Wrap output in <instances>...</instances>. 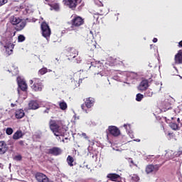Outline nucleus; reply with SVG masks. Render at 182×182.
Wrapping results in <instances>:
<instances>
[{
  "mask_svg": "<svg viewBox=\"0 0 182 182\" xmlns=\"http://www.w3.org/2000/svg\"><path fill=\"white\" fill-rule=\"evenodd\" d=\"M49 126L51 131L55 136H63L65 133V128L60 127L58 122L55 119H50L49 122Z\"/></svg>",
  "mask_w": 182,
  "mask_h": 182,
  "instance_id": "1",
  "label": "nucleus"
},
{
  "mask_svg": "<svg viewBox=\"0 0 182 182\" xmlns=\"http://www.w3.org/2000/svg\"><path fill=\"white\" fill-rule=\"evenodd\" d=\"M9 21L14 25L16 31H22L27 24L26 21H23L21 18L16 16H11Z\"/></svg>",
  "mask_w": 182,
  "mask_h": 182,
  "instance_id": "2",
  "label": "nucleus"
},
{
  "mask_svg": "<svg viewBox=\"0 0 182 182\" xmlns=\"http://www.w3.org/2000/svg\"><path fill=\"white\" fill-rule=\"evenodd\" d=\"M70 23V29L72 31H76L77 29H79L81 26H83V24H85V18L79 16L78 15H75L73 16Z\"/></svg>",
  "mask_w": 182,
  "mask_h": 182,
  "instance_id": "3",
  "label": "nucleus"
},
{
  "mask_svg": "<svg viewBox=\"0 0 182 182\" xmlns=\"http://www.w3.org/2000/svg\"><path fill=\"white\" fill-rule=\"evenodd\" d=\"M30 83L31 88H32L33 92H42L44 87L43 82L38 77H34L33 79L30 80Z\"/></svg>",
  "mask_w": 182,
  "mask_h": 182,
  "instance_id": "4",
  "label": "nucleus"
},
{
  "mask_svg": "<svg viewBox=\"0 0 182 182\" xmlns=\"http://www.w3.org/2000/svg\"><path fill=\"white\" fill-rule=\"evenodd\" d=\"M41 32L44 38H50L51 35V29L49 24L46 21H43L41 24Z\"/></svg>",
  "mask_w": 182,
  "mask_h": 182,
  "instance_id": "5",
  "label": "nucleus"
},
{
  "mask_svg": "<svg viewBox=\"0 0 182 182\" xmlns=\"http://www.w3.org/2000/svg\"><path fill=\"white\" fill-rule=\"evenodd\" d=\"M82 1V0H63L64 5L70 8L71 10H75L77 5H80Z\"/></svg>",
  "mask_w": 182,
  "mask_h": 182,
  "instance_id": "6",
  "label": "nucleus"
},
{
  "mask_svg": "<svg viewBox=\"0 0 182 182\" xmlns=\"http://www.w3.org/2000/svg\"><path fill=\"white\" fill-rule=\"evenodd\" d=\"M109 134L114 136V137H117V136H119L121 134V131L117 127L110 125V127H108L107 129V135L109 136Z\"/></svg>",
  "mask_w": 182,
  "mask_h": 182,
  "instance_id": "7",
  "label": "nucleus"
},
{
  "mask_svg": "<svg viewBox=\"0 0 182 182\" xmlns=\"http://www.w3.org/2000/svg\"><path fill=\"white\" fill-rule=\"evenodd\" d=\"M66 55L69 60H73L78 55V52L75 48H68L66 50Z\"/></svg>",
  "mask_w": 182,
  "mask_h": 182,
  "instance_id": "8",
  "label": "nucleus"
},
{
  "mask_svg": "<svg viewBox=\"0 0 182 182\" xmlns=\"http://www.w3.org/2000/svg\"><path fill=\"white\" fill-rule=\"evenodd\" d=\"M182 156V151H167L165 154V161H168L169 159H173V157H180Z\"/></svg>",
  "mask_w": 182,
  "mask_h": 182,
  "instance_id": "9",
  "label": "nucleus"
},
{
  "mask_svg": "<svg viewBox=\"0 0 182 182\" xmlns=\"http://www.w3.org/2000/svg\"><path fill=\"white\" fill-rule=\"evenodd\" d=\"M63 149L59 148L58 146H53V148H50L47 151L48 154H51L52 156H60L62 154Z\"/></svg>",
  "mask_w": 182,
  "mask_h": 182,
  "instance_id": "10",
  "label": "nucleus"
},
{
  "mask_svg": "<svg viewBox=\"0 0 182 182\" xmlns=\"http://www.w3.org/2000/svg\"><path fill=\"white\" fill-rule=\"evenodd\" d=\"M161 166H163V164H148V166H146L145 171L146 173H151V172L154 171L157 172Z\"/></svg>",
  "mask_w": 182,
  "mask_h": 182,
  "instance_id": "11",
  "label": "nucleus"
},
{
  "mask_svg": "<svg viewBox=\"0 0 182 182\" xmlns=\"http://www.w3.org/2000/svg\"><path fill=\"white\" fill-rule=\"evenodd\" d=\"M17 82L18 87H20L23 92H26L28 90V85L26 80L21 79V77H18Z\"/></svg>",
  "mask_w": 182,
  "mask_h": 182,
  "instance_id": "12",
  "label": "nucleus"
},
{
  "mask_svg": "<svg viewBox=\"0 0 182 182\" xmlns=\"http://www.w3.org/2000/svg\"><path fill=\"white\" fill-rule=\"evenodd\" d=\"M107 177L109 181H112L113 182H119L122 179L121 176L116 174V173H110L107 174Z\"/></svg>",
  "mask_w": 182,
  "mask_h": 182,
  "instance_id": "13",
  "label": "nucleus"
},
{
  "mask_svg": "<svg viewBox=\"0 0 182 182\" xmlns=\"http://www.w3.org/2000/svg\"><path fill=\"white\" fill-rule=\"evenodd\" d=\"M46 1H47L49 6H50V10H55L56 11L59 10V3H56L55 0H46Z\"/></svg>",
  "mask_w": 182,
  "mask_h": 182,
  "instance_id": "14",
  "label": "nucleus"
},
{
  "mask_svg": "<svg viewBox=\"0 0 182 182\" xmlns=\"http://www.w3.org/2000/svg\"><path fill=\"white\" fill-rule=\"evenodd\" d=\"M149 80H141V82H140L139 85L138 86V89L139 90H147V88L149 87Z\"/></svg>",
  "mask_w": 182,
  "mask_h": 182,
  "instance_id": "15",
  "label": "nucleus"
},
{
  "mask_svg": "<svg viewBox=\"0 0 182 182\" xmlns=\"http://www.w3.org/2000/svg\"><path fill=\"white\" fill-rule=\"evenodd\" d=\"M9 149V146L6 144V141H0V154H5Z\"/></svg>",
  "mask_w": 182,
  "mask_h": 182,
  "instance_id": "16",
  "label": "nucleus"
},
{
  "mask_svg": "<svg viewBox=\"0 0 182 182\" xmlns=\"http://www.w3.org/2000/svg\"><path fill=\"white\" fill-rule=\"evenodd\" d=\"M175 64H182V49L178 50L174 57Z\"/></svg>",
  "mask_w": 182,
  "mask_h": 182,
  "instance_id": "17",
  "label": "nucleus"
},
{
  "mask_svg": "<svg viewBox=\"0 0 182 182\" xmlns=\"http://www.w3.org/2000/svg\"><path fill=\"white\" fill-rule=\"evenodd\" d=\"M29 109H38L40 108L39 102L38 100H31L28 103Z\"/></svg>",
  "mask_w": 182,
  "mask_h": 182,
  "instance_id": "18",
  "label": "nucleus"
},
{
  "mask_svg": "<svg viewBox=\"0 0 182 182\" xmlns=\"http://www.w3.org/2000/svg\"><path fill=\"white\" fill-rule=\"evenodd\" d=\"M95 98L92 97H88L87 98H86V100L85 102V107H87V108H92V107H93L95 105Z\"/></svg>",
  "mask_w": 182,
  "mask_h": 182,
  "instance_id": "19",
  "label": "nucleus"
},
{
  "mask_svg": "<svg viewBox=\"0 0 182 182\" xmlns=\"http://www.w3.org/2000/svg\"><path fill=\"white\" fill-rule=\"evenodd\" d=\"M24 134L25 133H23V131L21 129H17V131H16L15 133L13 134V139H21V138L23 137Z\"/></svg>",
  "mask_w": 182,
  "mask_h": 182,
  "instance_id": "20",
  "label": "nucleus"
},
{
  "mask_svg": "<svg viewBox=\"0 0 182 182\" xmlns=\"http://www.w3.org/2000/svg\"><path fill=\"white\" fill-rule=\"evenodd\" d=\"M15 117L18 119L23 118V117H25L24 109H23L22 108H19L18 109H16Z\"/></svg>",
  "mask_w": 182,
  "mask_h": 182,
  "instance_id": "21",
  "label": "nucleus"
},
{
  "mask_svg": "<svg viewBox=\"0 0 182 182\" xmlns=\"http://www.w3.org/2000/svg\"><path fill=\"white\" fill-rule=\"evenodd\" d=\"M14 46L15 44H11V43L4 46V48L6 50L7 54H9V55H10L11 54H13Z\"/></svg>",
  "mask_w": 182,
  "mask_h": 182,
  "instance_id": "22",
  "label": "nucleus"
},
{
  "mask_svg": "<svg viewBox=\"0 0 182 182\" xmlns=\"http://www.w3.org/2000/svg\"><path fill=\"white\" fill-rule=\"evenodd\" d=\"M47 72H52L51 69H48L47 67H42L41 69L38 70V75H44L47 74Z\"/></svg>",
  "mask_w": 182,
  "mask_h": 182,
  "instance_id": "23",
  "label": "nucleus"
},
{
  "mask_svg": "<svg viewBox=\"0 0 182 182\" xmlns=\"http://www.w3.org/2000/svg\"><path fill=\"white\" fill-rule=\"evenodd\" d=\"M67 162L68 166L73 167L74 166L75 159L73 156H68Z\"/></svg>",
  "mask_w": 182,
  "mask_h": 182,
  "instance_id": "24",
  "label": "nucleus"
},
{
  "mask_svg": "<svg viewBox=\"0 0 182 182\" xmlns=\"http://www.w3.org/2000/svg\"><path fill=\"white\" fill-rule=\"evenodd\" d=\"M35 177L38 182H43V172H36Z\"/></svg>",
  "mask_w": 182,
  "mask_h": 182,
  "instance_id": "25",
  "label": "nucleus"
},
{
  "mask_svg": "<svg viewBox=\"0 0 182 182\" xmlns=\"http://www.w3.org/2000/svg\"><path fill=\"white\" fill-rule=\"evenodd\" d=\"M169 125L172 129H175V130L179 129L178 122H177V123H176L175 122H171Z\"/></svg>",
  "mask_w": 182,
  "mask_h": 182,
  "instance_id": "26",
  "label": "nucleus"
},
{
  "mask_svg": "<svg viewBox=\"0 0 182 182\" xmlns=\"http://www.w3.org/2000/svg\"><path fill=\"white\" fill-rule=\"evenodd\" d=\"M132 182H140V177H139L138 174H132Z\"/></svg>",
  "mask_w": 182,
  "mask_h": 182,
  "instance_id": "27",
  "label": "nucleus"
},
{
  "mask_svg": "<svg viewBox=\"0 0 182 182\" xmlns=\"http://www.w3.org/2000/svg\"><path fill=\"white\" fill-rule=\"evenodd\" d=\"M59 105H60V108L61 109H66L68 108V105H67L66 102H60L59 103Z\"/></svg>",
  "mask_w": 182,
  "mask_h": 182,
  "instance_id": "28",
  "label": "nucleus"
},
{
  "mask_svg": "<svg viewBox=\"0 0 182 182\" xmlns=\"http://www.w3.org/2000/svg\"><path fill=\"white\" fill-rule=\"evenodd\" d=\"M26 36H24V34H19L18 37V43H23V41H25Z\"/></svg>",
  "mask_w": 182,
  "mask_h": 182,
  "instance_id": "29",
  "label": "nucleus"
},
{
  "mask_svg": "<svg viewBox=\"0 0 182 182\" xmlns=\"http://www.w3.org/2000/svg\"><path fill=\"white\" fill-rule=\"evenodd\" d=\"M42 182H50V179L46 174L42 173Z\"/></svg>",
  "mask_w": 182,
  "mask_h": 182,
  "instance_id": "30",
  "label": "nucleus"
},
{
  "mask_svg": "<svg viewBox=\"0 0 182 182\" xmlns=\"http://www.w3.org/2000/svg\"><path fill=\"white\" fill-rule=\"evenodd\" d=\"M144 97V95H143V94H137L136 97V102H141Z\"/></svg>",
  "mask_w": 182,
  "mask_h": 182,
  "instance_id": "31",
  "label": "nucleus"
},
{
  "mask_svg": "<svg viewBox=\"0 0 182 182\" xmlns=\"http://www.w3.org/2000/svg\"><path fill=\"white\" fill-rule=\"evenodd\" d=\"M6 134H9V135L13 134V133H14L13 128H6Z\"/></svg>",
  "mask_w": 182,
  "mask_h": 182,
  "instance_id": "32",
  "label": "nucleus"
},
{
  "mask_svg": "<svg viewBox=\"0 0 182 182\" xmlns=\"http://www.w3.org/2000/svg\"><path fill=\"white\" fill-rule=\"evenodd\" d=\"M153 94H154V92L151 90H146V92H145V95L146 97H152Z\"/></svg>",
  "mask_w": 182,
  "mask_h": 182,
  "instance_id": "33",
  "label": "nucleus"
},
{
  "mask_svg": "<svg viewBox=\"0 0 182 182\" xmlns=\"http://www.w3.org/2000/svg\"><path fill=\"white\" fill-rule=\"evenodd\" d=\"M14 159H16V161H22V156L21 154L15 156Z\"/></svg>",
  "mask_w": 182,
  "mask_h": 182,
  "instance_id": "34",
  "label": "nucleus"
},
{
  "mask_svg": "<svg viewBox=\"0 0 182 182\" xmlns=\"http://www.w3.org/2000/svg\"><path fill=\"white\" fill-rule=\"evenodd\" d=\"M7 2H8V0H0V6L5 5V4Z\"/></svg>",
  "mask_w": 182,
  "mask_h": 182,
  "instance_id": "35",
  "label": "nucleus"
},
{
  "mask_svg": "<svg viewBox=\"0 0 182 182\" xmlns=\"http://www.w3.org/2000/svg\"><path fill=\"white\" fill-rule=\"evenodd\" d=\"M177 122L178 123V129H179L180 124L182 126V119L181 121L180 118H177Z\"/></svg>",
  "mask_w": 182,
  "mask_h": 182,
  "instance_id": "36",
  "label": "nucleus"
},
{
  "mask_svg": "<svg viewBox=\"0 0 182 182\" xmlns=\"http://www.w3.org/2000/svg\"><path fill=\"white\" fill-rule=\"evenodd\" d=\"M169 138H175V133H168Z\"/></svg>",
  "mask_w": 182,
  "mask_h": 182,
  "instance_id": "37",
  "label": "nucleus"
},
{
  "mask_svg": "<svg viewBox=\"0 0 182 182\" xmlns=\"http://www.w3.org/2000/svg\"><path fill=\"white\" fill-rule=\"evenodd\" d=\"M18 144H20L21 146H24L25 141H23L22 139L21 141H18Z\"/></svg>",
  "mask_w": 182,
  "mask_h": 182,
  "instance_id": "38",
  "label": "nucleus"
},
{
  "mask_svg": "<svg viewBox=\"0 0 182 182\" xmlns=\"http://www.w3.org/2000/svg\"><path fill=\"white\" fill-rule=\"evenodd\" d=\"M82 136H83V138H85V139H89V137L87 136V134L86 133H82Z\"/></svg>",
  "mask_w": 182,
  "mask_h": 182,
  "instance_id": "39",
  "label": "nucleus"
},
{
  "mask_svg": "<svg viewBox=\"0 0 182 182\" xmlns=\"http://www.w3.org/2000/svg\"><path fill=\"white\" fill-rule=\"evenodd\" d=\"M49 110L50 108H46V109H45L44 113H49Z\"/></svg>",
  "mask_w": 182,
  "mask_h": 182,
  "instance_id": "40",
  "label": "nucleus"
},
{
  "mask_svg": "<svg viewBox=\"0 0 182 182\" xmlns=\"http://www.w3.org/2000/svg\"><path fill=\"white\" fill-rule=\"evenodd\" d=\"M157 41H158L157 38H154L153 43H157Z\"/></svg>",
  "mask_w": 182,
  "mask_h": 182,
  "instance_id": "41",
  "label": "nucleus"
},
{
  "mask_svg": "<svg viewBox=\"0 0 182 182\" xmlns=\"http://www.w3.org/2000/svg\"><path fill=\"white\" fill-rule=\"evenodd\" d=\"M179 48H182V40L178 43Z\"/></svg>",
  "mask_w": 182,
  "mask_h": 182,
  "instance_id": "42",
  "label": "nucleus"
},
{
  "mask_svg": "<svg viewBox=\"0 0 182 182\" xmlns=\"http://www.w3.org/2000/svg\"><path fill=\"white\" fill-rule=\"evenodd\" d=\"M81 108H82V109H85V105L84 103H82V105H81Z\"/></svg>",
  "mask_w": 182,
  "mask_h": 182,
  "instance_id": "43",
  "label": "nucleus"
},
{
  "mask_svg": "<svg viewBox=\"0 0 182 182\" xmlns=\"http://www.w3.org/2000/svg\"><path fill=\"white\" fill-rule=\"evenodd\" d=\"M11 107H16V103H11Z\"/></svg>",
  "mask_w": 182,
  "mask_h": 182,
  "instance_id": "44",
  "label": "nucleus"
},
{
  "mask_svg": "<svg viewBox=\"0 0 182 182\" xmlns=\"http://www.w3.org/2000/svg\"><path fill=\"white\" fill-rule=\"evenodd\" d=\"M93 48H96V44H92Z\"/></svg>",
  "mask_w": 182,
  "mask_h": 182,
  "instance_id": "45",
  "label": "nucleus"
},
{
  "mask_svg": "<svg viewBox=\"0 0 182 182\" xmlns=\"http://www.w3.org/2000/svg\"><path fill=\"white\" fill-rule=\"evenodd\" d=\"M166 161H164L163 162H162V164H164V162H165Z\"/></svg>",
  "mask_w": 182,
  "mask_h": 182,
  "instance_id": "46",
  "label": "nucleus"
},
{
  "mask_svg": "<svg viewBox=\"0 0 182 182\" xmlns=\"http://www.w3.org/2000/svg\"><path fill=\"white\" fill-rule=\"evenodd\" d=\"M124 127H126L127 124H124Z\"/></svg>",
  "mask_w": 182,
  "mask_h": 182,
  "instance_id": "47",
  "label": "nucleus"
},
{
  "mask_svg": "<svg viewBox=\"0 0 182 182\" xmlns=\"http://www.w3.org/2000/svg\"><path fill=\"white\" fill-rule=\"evenodd\" d=\"M1 44H3V43H2V42H1Z\"/></svg>",
  "mask_w": 182,
  "mask_h": 182,
  "instance_id": "48",
  "label": "nucleus"
},
{
  "mask_svg": "<svg viewBox=\"0 0 182 182\" xmlns=\"http://www.w3.org/2000/svg\"><path fill=\"white\" fill-rule=\"evenodd\" d=\"M172 119H174V118H173V117H172Z\"/></svg>",
  "mask_w": 182,
  "mask_h": 182,
  "instance_id": "49",
  "label": "nucleus"
},
{
  "mask_svg": "<svg viewBox=\"0 0 182 182\" xmlns=\"http://www.w3.org/2000/svg\"><path fill=\"white\" fill-rule=\"evenodd\" d=\"M139 141H140V139H138Z\"/></svg>",
  "mask_w": 182,
  "mask_h": 182,
  "instance_id": "50",
  "label": "nucleus"
}]
</instances>
